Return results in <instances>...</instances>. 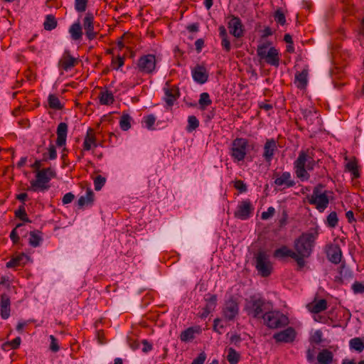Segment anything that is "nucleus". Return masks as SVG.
I'll return each mask as SVG.
<instances>
[{
  "label": "nucleus",
  "instance_id": "nucleus-1",
  "mask_svg": "<svg viewBox=\"0 0 364 364\" xmlns=\"http://www.w3.org/2000/svg\"><path fill=\"white\" fill-rule=\"evenodd\" d=\"M318 235L316 229H311L294 240V249L297 255L296 264L300 269L305 266V258L311 255Z\"/></svg>",
  "mask_w": 364,
  "mask_h": 364
},
{
  "label": "nucleus",
  "instance_id": "nucleus-2",
  "mask_svg": "<svg viewBox=\"0 0 364 364\" xmlns=\"http://www.w3.org/2000/svg\"><path fill=\"white\" fill-rule=\"evenodd\" d=\"M316 164L317 161L314 159L312 151L301 150L299 153L298 158L294 162V168L297 178L302 181H308L310 178L308 171L313 170Z\"/></svg>",
  "mask_w": 364,
  "mask_h": 364
},
{
  "label": "nucleus",
  "instance_id": "nucleus-3",
  "mask_svg": "<svg viewBox=\"0 0 364 364\" xmlns=\"http://www.w3.org/2000/svg\"><path fill=\"white\" fill-rule=\"evenodd\" d=\"M273 309L272 303L258 295L245 300V311L254 318H262L264 314Z\"/></svg>",
  "mask_w": 364,
  "mask_h": 364
},
{
  "label": "nucleus",
  "instance_id": "nucleus-4",
  "mask_svg": "<svg viewBox=\"0 0 364 364\" xmlns=\"http://www.w3.org/2000/svg\"><path fill=\"white\" fill-rule=\"evenodd\" d=\"M271 42L267 41L257 46V55L260 60L267 64L278 68L280 63V54L275 47H270Z\"/></svg>",
  "mask_w": 364,
  "mask_h": 364
},
{
  "label": "nucleus",
  "instance_id": "nucleus-5",
  "mask_svg": "<svg viewBox=\"0 0 364 364\" xmlns=\"http://www.w3.org/2000/svg\"><path fill=\"white\" fill-rule=\"evenodd\" d=\"M323 186L322 184H318L314 189L312 194L308 196V202L311 205H314L316 208L320 212L324 211L329 204V198L328 193L329 191H323Z\"/></svg>",
  "mask_w": 364,
  "mask_h": 364
},
{
  "label": "nucleus",
  "instance_id": "nucleus-6",
  "mask_svg": "<svg viewBox=\"0 0 364 364\" xmlns=\"http://www.w3.org/2000/svg\"><path fill=\"white\" fill-rule=\"evenodd\" d=\"M262 319L264 324L269 328H282L289 324V318L287 316L272 309L266 312Z\"/></svg>",
  "mask_w": 364,
  "mask_h": 364
},
{
  "label": "nucleus",
  "instance_id": "nucleus-7",
  "mask_svg": "<svg viewBox=\"0 0 364 364\" xmlns=\"http://www.w3.org/2000/svg\"><path fill=\"white\" fill-rule=\"evenodd\" d=\"M55 175V172L50 168H43L37 171L36 179L31 181V189L33 191L48 190L49 186L47 183Z\"/></svg>",
  "mask_w": 364,
  "mask_h": 364
},
{
  "label": "nucleus",
  "instance_id": "nucleus-8",
  "mask_svg": "<svg viewBox=\"0 0 364 364\" xmlns=\"http://www.w3.org/2000/svg\"><path fill=\"white\" fill-rule=\"evenodd\" d=\"M255 267L258 273L263 277L269 276L272 272V263L269 256L263 251L259 252L255 257Z\"/></svg>",
  "mask_w": 364,
  "mask_h": 364
},
{
  "label": "nucleus",
  "instance_id": "nucleus-9",
  "mask_svg": "<svg viewBox=\"0 0 364 364\" xmlns=\"http://www.w3.org/2000/svg\"><path fill=\"white\" fill-rule=\"evenodd\" d=\"M248 141L246 139L236 138L232 141L230 155L234 161H241L245 158L247 151Z\"/></svg>",
  "mask_w": 364,
  "mask_h": 364
},
{
  "label": "nucleus",
  "instance_id": "nucleus-10",
  "mask_svg": "<svg viewBox=\"0 0 364 364\" xmlns=\"http://www.w3.org/2000/svg\"><path fill=\"white\" fill-rule=\"evenodd\" d=\"M156 59L153 54L141 56L137 61V68L143 74H152L156 69Z\"/></svg>",
  "mask_w": 364,
  "mask_h": 364
},
{
  "label": "nucleus",
  "instance_id": "nucleus-11",
  "mask_svg": "<svg viewBox=\"0 0 364 364\" xmlns=\"http://www.w3.org/2000/svg\"><path fill=\"white\" fill-rule=\"evenodd\" d=\"M254 207L249 199L239 202L236 210L234 212V216L237 219L246 220L253 214Z\"/></svg>",
  "mask_w": 364,
  "mask_h": 364
},
{
  "label": "nucleus",
  "instance_id": "nucleus-12",
  "mask_svg": "<svg viewBox=\"0 0 364 364\" xmlns=\"http://www.w3.org/2000/svg\"><path fill=\"white\" fill-rule=\"evenodd\" d=\"M222 313L226 321H234L239 314V304L237 299L231 297L226 301L224 304Z\"/></svg>",
  "mask_w": 364,
  "mask_h": 364
},
{
  "label": "nucleus",
  "instance_id": "nucleus-13",
  "mask_svg": "<svg viewBox=\"0 0 364 364\" xmlns=\"http://www.w3.org/2000/svg\"><path fill=\"white\" fill-rule=\"evenodd\" d=\"M273 178L274 179V184L278 187H282L283 189L291 188L295 186L296 183L292 179L291 175L289 172L285 171L282 173H274Z\"/></svg>",
  "mask_w": 364,
  "mask_h": 364
},
{
  "label": "nucleus",
  "instance_id": "nucleus-14",
  "mask_svg": "<svg viewBox=\"0 0 364 364\" xmlns=\"http://www.w3.org/2000/svg\"><path fill=\"white\" fill-rule=\"evenodd\" d=\"M82 27L85 30V36L89 41L95 39L98 32L95 31L94 16L91 13H87L83 18Z\"/></svg>",
  "mask_w": 364,
  "mask_h": 364
},
{
  "label": "nucleus",
  "instance_id": "nucleus-15",
  "mask_svg": "<svg viewBox=\"0 0 364 364\" xmlns=\"http://www.w3.org/2000/svg\"><path fill=\"white\" fill-rule=\"evenodd\" d=\"M77 63L78 59L73 57L70 51L66 50L58 62V67L63 70L68 71L74 68Z\"/></svg>",
  "mask_w": 364,
  "mask_h": 364
},
{
  "label": "nucleus",
  "instance_id": "nucleus-16",
  "mask_svg": "<svg viewBox=\"0 0 364 364\" xmlns=\"http://www.w3.org/2000/svg\"><path fill=\"white\" fill-rule=\"evenodd\" d=\"M228 27L230 34L235 38H241L244 35L243 25L240 18L232 16L228 23Z\"/></svg>",
  "mask_w": 364,
  "mask_h": 364
},
{
  "label": "nucleus",
  "instance_id": "nucleus-17",
  "mask_svg": "<svg viewBox=\"0 0 364 364\" xmlns=\"http://www.w3.org/2000/svg\"><path fill=\"white\" fill-rule=\"evenodd\" d=\"M165 94L164 100L168 107L173 105L174 102L179 97L180 93L178 88L175 85H171L168 82L166 83L164 87Z\"/></svg>",
  "mask_w": 364,
  "mask_h": 364
},
{
  "label": "nucleus",
  "instance_id": "nucleus-18",
  "mask_svg": "<svg viewBox=\"0 0 364 364\" xmlns=\"http://www.w3.org/2000/svg\"><path fill=\"white\" fill-rule=\"evenodd\" d=\"M277 150V142L274 139H267L264 147L262 156L264 161L270 164L274 158L275 151Z\"/></svg>",
  "mask_w": 364,
  "mask_h": 364
},
{
  "label": "nucleus",
  "instance_id": "nucleus-19",
  "mask_svg": "<svg viewBox=\"0 0 364 364\" xmlns=\"http://www.w3.org/2000/svg\"><path fill=\"white\" fill-rule=\"evenodd\" d=\"M326 255L329 261L338 264L341 261L342 252L340 246L336 244H329L326 246Z\"/></svg>",
  "mask_w": 364,
  "mask_h": 364
},
{
  "label": "nucleus",
  "instance_id": "nucleus-20",
  "mask_svg": "<svg viewBox=\"0 0 364 364\" xmlns=\"http://www.w3.org/2000/svg\"><path fill=\"white\" fill-rule=\"evenodd\" d=\"M296 337L295 330L292 327L274 334L273 338L277 342L291 343Z\"/></svg>",
  "mask_w": 364,
  "mask_h": 364
},
{
  "label": "nucleus",
  "instance_id": "nucleus-21",
  "mask_svg": "<svg viewBox=\"0 0 364 364\" xmlns=\"http://www.w3.org/2000/svg\"><path fill=\"white\" fill-rule=\"evenodd\" d=\"M192 76L196 82L199 84H204L208 79V73L204 66L197 65L192 70Z\"/></svg>",
  "mask_w": 364,
  "mask_h": 364
},
{
  "label": "nucleus",
  "instance_id": "nucleus-22",
  "mask_svg": "<svg viewBox=\"0 0 364 364\" xmlns=\"http://www.w3.org/2000/svg\"><path fill=\"white\" fill-rule=\"evenodd\" d=\"M97 143L96 141L95 132L92 128H89L83 141V150L90 151L92 148H96Z\"/></svg>",
  "mask_w": 364,
  "mask_h": 364
},
{
  "label": "nucleus",
  "instance_id": "nucleus-23",
  "mask_svg": "<svg viewBox=\"0 0 364 364\" xmlns=\"http://www.w3.org/2000/svg\"><path fill=\"white\" fill-rule=\"evenodd\" d=\"M10 297L6 294H2L0 299V314L2 318L6 319L10 316Z\"/></svg>",
  "mask_w": 364,
  "mask_h": 364
},
{
  "label": "nucleus",
  "instance_id": "nucleus-24",
  "mask_svg": "<svg viewBox=\"0 0 364 364\" xmlns=\"http://www.w3.org/2000/svg\"><path fill=\"white\" fill-rule=\"evenodd\" d=\"M273 256L277 259H284L286 257H291L296 262L297 255L294 250L289 249L286 245H282L281 247L274 250Z\"/></svg>",
  "mask_w": 364,
  "mask_h": 364
},
{
  "label": "nucleus",
  "instance_id": "nucleus-25",
  "mask_svg": "<svg viewBox=\"0 0 364 364\" xmlns=\"http://www.w3.org/2000/svg\"><path fill=\"white\" fill-rule=\"evenodd\" d=\"M306 307L310 312L318 314L327 309V301L325 299H321L318 301L315 300L308 304Z\"/></svg>",
  "mask_w": 364,
  "mask_h": 364
},
{
  "label": "nucleus",
  "instance_id": "nucleus-26",
  "mask_svg": "<svg viewBox=\"0 0 364 364\" xmlns=\"http://www.w3.org/2000/svg\"><path fill=\"white\" fill-rule=\"evenodd\" d=\"M56 144L58 146H63L65 144L68 134V124L65 122H60L57 127Z\"/></svg>",
  "mask_w": 364,
  "mask_h": 364
},
{
  "label": "nucleus",
  "instance_id": "nucleus-27",
  "mask_svg": "<svg viewBox=\"0 0 364 364\" xmlns=\"http://www.w3.org/2000/svg\"><path fill=\"white\" fill-rule=\"evenodd\" d=\"M28 260V257L22 253L18 255H16L12 257L6 264L7 268H14L19 266H23L26 264L27 261Z\"/></svg>",
  "mask_w": 364,
  "mask_h": 364
},
{
  "label": "nucleus",
  "instance_id": "nucleus-28",
  "mask_svg": "<svg viewBox=\"0 0 364 364\" xmlns=\"http://www.w3.org/2000/svg\"><path fill=\"white\" fill-rule=\"evenodd\" d=\"M94 201V193L90 188H87L86 194L79 198L77 200V206L82 208L84 206H90Z\"/></svg>",
  "mask_w": 364,
  "mask_h": 364
},
{
  "label": "nucleus",
  "instance_id": "nucleus-29",
  "mask_svg": "<svg viewBox=\"0 0 364 364\" xmlns=\"http://www.w3.org/2000/svg\"><path fill=\"white\" fill-rule=\"evenodd\" d=\"M200 332V330L199 327H189L181 332L180 339L183 342L190 341L195 338V334H198Z\"/></svg>",
  "mask_w": 364,
  "mask_h": 364
},
{
  "label": "nucleus",
  "instance_id": "nucleus-30",
  "mask_svg": "<svg viewBox=\"0 0 364 364\" xmlns=\"http://www.w3.org/2000/svg\"><path fill=\"white\" fill-rule=\"evenodd\" d=\"M349 348L351 350L361 353L364 350V337H355L349 341Z\"/></svg>",
  "mask_w": 364,
  "mask_h": 364
},
{
  "label": "nucleus",
  "instance_id": "nucleus-31",
  "mask_svg": "<svg viewBox=\"0 0 364 364\" xmlns=\"http://www.w3.org/2000/svg\"><path fill=\"white\" fill-rule=\"evenodd\" d=\"M69 33L71 38L74 41H78L82 38L83 33L80 21H77L71 25L69 28Z\"/></svg>",
  "mask_w": 364,
  "mask_h": 364
},
{
  "label": "nucleus",
  "instance_id": "nucleus-32",
  "mask_svg": "<svg viewBox=\"0 0 364 364\" xmlns=\"http://www.w3.org/2000/svg\"><path fill=\"white\" fill-rule=\"evenodd\" d=\"M320 364H330L333 360V353L327 349L322 350L317 355Z\"/></svg>",
  "mask_w": 364,
  "mask_h": 364
},
{
  "label": "nucleus",
  "instance_id": "nucleus-33",
  "mask_svg": "<svg viewBox=\"0 0 364 364\" xmlns=\"http://www.w3.org/2000/svg\"><path fill=\"white\" fill-rule=\"evenodd\" d=\"M346 170L351 173L353 179L358 178L360 176L355 159L350 160L346 164Z\"/></svg>",
  "mask_w": 364,
  "mask_h": 364
},
{
  "label": "nucleus",
  "instance_id": "nucleus-34",
  "mask_svg": "<svg viewBox=\"0 0 364 364\" xmlns=\"http://www.w3.org/2000/svg\"><path fill=\"white\" fill-rule=\"evenodd\" d=\"M307 75L308 72L303 70L301 73H296L295 75V82L297 83L296 86L299 89H304L307 85Z\"/></svg>",
  "mask_w": 364,
  "mask_h": 364
},
{
  "label": "nucleus",
  "instance_id": "nucleus-35",
  "mask_svg": "<svg viewBox=\"0 0 364 364\" xmlns=\"http://www.w3.org/2000/svg\"><path fill=\"white\" fill-rule=\"evenodd\" d=\"M99 100L101 105H109L114 101L112 92L105 90L100 92Z\"/></svg>",
  "mask_w": 364,
  "mask_h": 364
},
{
  "label": "nucleus",
  "instance_id": "nucleus-36",
  "mask_svg": "<svg viewBox=\"0 0 364 364\" xmlns=\"http://www.w3.org/2000/svg\"><path fill=\"white\" fill-rule=\"evenodd\" d=\"M57 21L54 16L53 15H47L46 17V20L43 23V26L45 30L46 31H52L57 26Z\"/></svg>",
  "mask_w": 364,
  "mask_h": 364
},
{
  "label": "nucleus",
  "instance_id": "nucleus-37",
  "mask_svg": "<svg viewBox=\"0 0 364 364\" xmlns=\"http://www.w3.org/2000/svg\"><path fill=\"white\" fill-rule=\"evenodd\" d=\"M57 158V151L53 144H50L47 152L43 154V161L54 160Z\"/></svg>",
  "mask_w": 364,
  "mask_h": 364
},
{
  "label": "nucleus",
  "instance_id": "nucleus-38",
  "mask_svg": "<svg viewBox=\"0 0 364 364\" xmlns=\"http://www.w3.org/2000/svg\"><path fill=\"white\" fill-rule=\"evenodd\" d=\"M227 360L230 364H237L240 360V354L232 348H228Z\"/></svg>",
  "mask_w": 364,
  "mask_h": 364
},
{
  "label": "nucleus",
  "instance_id": "nucleus-39",
  "mask_svg": "<svg viewBox=\"0 0 364 364\" xmlns=\"http://www.w3.org/2000/svg\"><path fill=\"white\" fill-rule=\"evenodd\" d=\"M131 121L132 117L128 114H123L119 121L120 128L124 131L129 129L131 127Z\"/></svg>",
  "mask_w": 364,
  "mask_h": 364
},
{
  "label": "nucleus",
  "instance_id": "nucleus-40",
  "mask_svg": "<svg viewBox=\"0 0 364 364\" xmlns=\"http://www.w3.org/2000/svg\"><path fill=\"white\" fill-rule=\"evenodd\" d=\"M199 126V121L196 118V117L192 115L189 116L188 118V126L186 127V130L188 132H191L193 130L196 129Z\"/></svg>",
  "mask_w": 364,
  "mask_h": 364
},
{
  "label": "nucleus",
  "instance_id": "nucleus-41",
  "mask_svg": "<svg viewBox=\"0 0 364 364\" xmlns=\"http://www.w3.org/2000/svg\"><path fill=\"white\" fill-rule=\"evenodd\" d=\"M48 104L49 107L54 109H61L62 105L57 96L55 95H50L48 96Z\"/></svg>",
  "mask_w": 364,
  "mask_h": 364
},
{
  "label": "nucleus",
  "instance_id": "nucleus-42",
  "mask_svg": "<svg viewBox=\"0 0 364 364\" xmlns=\"http://www.w3.org/2000/svg\"><path fill=\"white\" fill-rule=\"evenodd\" d=\"M21 340L20 337H16L11 341H8L4 343L2 345V348L4 350H7L8 348H10L11 349H17L20 344H21Z\"/></svg>",
  "mask_w": 364,
  "mask_h": 364
},
{
  "label": "nucleus",
  "instance_id": "nucleus-43",
  "mask_svg": "<svg viewBox=\"0 0 364 364\" xmlns=\"http://www.w3.org/2000/svg\"><path fill=\"white\" fill-rule=\"evenodd\" d=\"M212 104V100L210 98L209 94L207 92H203L200 95L199 105L203 109Z\"/></svg>",
  "mask_w": 364,
  "mask_h": 364
},
{
  "label": "nucleus",
  "instance_id": "nucleus-44",
  "mask_svg": "<svg viewBox=\"0 0 364 364\" xmlns=\"http://www.w3.org/2000/svg\"><path fill=\"white\" fill-rule=\"evenodd\" d=\"M42 240L41 237L38 235L36 232L31 231L30 232V237H29V244L32 247H38L40 245V243Z\"/></svg>",
  "mask_w": 364,
  "mask_h": 364
},
{
  "label": "nucleus",
  "instance_id": "nucleus-45",
  "mask_svg": "<svg viewBox=\"0 0 364 364\" xmlns=\"http://www.w3.org/2000/svg\"><path fill=\"white\" fill-rule=\"evenodd\" d=\"M302 114L306 122L310 124L314 122V118H318L317 116L315 117L316 112L313 109H304L302 111Z\"/></svg>",
  "mask_w": 364,
  "mask_h": 364
},
{
  "label": "nucleus",
  "instance_id": "nucleus-46",
  "mask_svg": "<svg viewBox=\"0 0 364 364\" xmlns=\"http://www.w3.org/2000/svg\"><path fill=\"white\" fill-rule=\"evenodd\" d=\"M327 225L330 228H335L338 225V218L337 216V213L334 211L331 212L328 216H327Z\"/></svg>",
  "mask_w": 364,
  "mask_h": 364
},
{
  "label": "nucleus",
  "instance_id": "nucleus-47",
  "mask_svg": "<svg viewBox=\"0 0 364 364\" xmlns=\"http://www.w3.org/2000/svg\"><path fill=\"white\" fill-rule=\"evenodd\" d=\"M15 215L23 222L30 223L31 220L28 219L26 210L23 205L19 206L18 209L15 211Z\"/></svg>",
  "mask_w": 364,
  "mask_h": 364
},
{
  "label": "nucleus",
  "instance_id": "nucleus-48",
  "mask_svg": "<svg viewBox=\"0 0 364 364\" xmlns=\"http://www.w3.org/2000/svg\"><path fill=\"white\" fill-rule=\"evenodd\" d=\"M106 182V178L101 175L96 176L94 181L95 191H100Z\"/></svg>",
  "mask_w": 364,
  "mask_h": 364
},
{
  "label": "nucleus",
  "instance_id": "nucleus-49",
  "mask_svg": "<svg viewBox=\"0 0 364 364\" xmlns=\"http://www.w3.org/2000/svg\"><path fill=\"white\" fill-rule=\"evenodd\" d=\"M88 0H75V8L78 12H83L86 10Z\"/></svg>",
  "mask_w": 364,
  "mask_h": 364
},
{
  "label": "nucleus",
  "instance_id": "nucleus-50",
  "mask_svg": "<svg viewBox=\"0 0 364 364\" xmlns=\"http://www.w3.org/2000/svg\"><path fill=\"white\" fill-rule=\"evenodd\" d=\"M124 63V58L121 56H117L115 58H112V66L113 69L118 70L120 68Z\"/></svg>",
  "mask_w": 364,
  "mask_h": 364
},
{
  "label": "nucleus",
  "instance_id": "nucleus-51",
  "mask_svg": "<svg viewBox=\"0 0 364 364\" xmlns=\"http://www.w3.org/2000/svg\"><path fill=\"white\" fill-rule=\"evenodd\" d=\"M274 20L281 25H284L286 23V17L284 13L280 10L277 9L274 14Z\"/></svg>",
  "mask_w": 364,
  "mask_h": 364
},
{
  "label": "nucleus",
  "instance_id": "nucleus-52",
  "mask_svg": "<svg viewBox=\"0 0 364 364\" xmlns=\"http://www.w3.org/2000/svg\"><path fill=\"white\" fill-rule=\"evenodd\" d=\"M352 290L354 294L364 293V283L355 282L352 284Z\"/></svg>",
  "mask_w": 364,
  "mask_h": 364
},
{
  "label": "nucleus",
  "instance_id": "nucleus-53",
  "mask_svg": "<svg viewBox=\"0 0 364 364\" xmlns=\"http://www.w3.org/2000/svg\"><path fill=\"white\" fill-rule=\"evenodd\" d=\"M49 338L50 340V350L54 353L58 352L60 349V347L57 338L53 335H50Z\"/></svg>",
  "mask_w": 364,
  "mask_h": 364
},
{
  "label": "nucleus",
  "instance_id": "nucleus-54",
  "mask_svg": "<svg viewBox=\"0 0 364 364\" xmlns=\"http://www.w3.org/2000/svg\"><path fill=\"white\" fill-rule=\"evenodd\" d=\"M156 122V117L153 114H149L144 117L145 126L147 129H151Z\"/></svg>",
  "mask_w": 364,
  "mask_h": 364
},
{
  "label": "nucleus",
  "instance_id": "nucleus-55",
  "mask_svg": "<svg viewBox=\"0 0 364 364\" xmlns=\"http://www.w3.org/2000/svg\"><path fill=\"white\" fill-rule=\"evenodd\" d=\"M234 187L240 193H245L247 191L246 184L241 180H237L234 182Z\"/></svg>",
  "mask_w": 364,
  "mask_h": 364
},
{
  "label": "nucleus",
  "instance_id": "nucleus-56",
  "mask_svg": "<svg viewBox=\"0 0 364 364\" xmlns=\"http://www.w3.org/2000/svg\"><path fill=\"white\" fill-rule=\"evenodd\" d=\"M205 300L207 304H209L210 307H215L217 304V296L215 294H207L205 296Z\"/></svg>",
  "mask_w": 364,
  "mask_h": 364
},
{
  "label": "nucleus",
  "instance_id": "nucleus-57",
  "mask_svg": "<svg viewBox=\"0 0 364 364\" xmlns=\"http://www.w3.org/2000/svg\"><path fill=\"white\" fill-rule=\"evenodd\" d=\"M275 213V209L273 207H269L267 211H264L261 215V218L262 220H268L272 218Z\"/></svg>",
  "mask_w": 364,
  "mask_h": 364
},
{
  "label": "nucleus",
  "instance_id": "nucleus-58",
  "mask_svg": "<svg viewBox=\"0 0 364 364\" xmlns=\"http://www.w3.org/2000/svg\"><path fill=\"white\" fill-rule=\"evenodd\" d=\"M22 224H18L16 225V227L12 230V231L10 233V238L13 241L14 244H16L19 240V237L18 235V233L16 232V229L19 227H21Z\"/></svg>",
  "mask_w": 364,
  "mask_h": 364
},
{
  "label": "nucleus",
  "instance_id": "nucleus-59",
  "mask_svg": "<svg viewBox=\"0 0 364 364\" xmlns=\"http://www.w3.org/2000/svg\"><path fill=\"white\" fill-rule=\"evenodd\" d=\"M205 359L206 355L204 352H202L193 360L191 364H204Z\"/></svg>",
  "mask_w": 364,
  "mask_h": 364
},
{
  "label": "nucleus",
  "instance_id": "nucleus-60",
  "mask_svg": "<svg viewBox=\"0 0 364 364\" xmlns=\"http://www.w3.org/2000/svg\"><path fill=\"white\" fill-rule=\"evenodd\" d=\"M74 198H75L74 194H73L72 193H68L65 194L64 196L63 197L62 203L64 205L70 203L73 200Z\"/></svg>",
  "mask_w": 364,
  "mask_h": 364
},
{
  "label": "nucleus",
  "instance_id": "nucleus-61",
  "mask_svg": "<svg viewBox=\"0 0 364 364\" xmlns=\"http://www.w3.org/2000/svg\"><path fill=\"white\" fill-rule=\"evenodd\" d=\"M221 46L223 50H225L226 52H230L231 49V45L228 37L222 39Z\"/></svg>",
  "mask_w": 364,
  "mask_h": 364
},
{
  "label": "nucleus",
  "instance_id": "nucleus-62",
  "mask_svg": "<svg viewBox=\"0 0 364 364\" xmlns=\"http://www.w3.org/2000/svg\"><path fill=\"white\" fill-rule=\"evenodd\" d=\"M221 323V319L220 318H215L214 320V324H213V328L215 331L218 332L219 333H221V331H220V328H223V325Z\"/></svg>",
  "mask_w": 364,
  "mask_h": 364
},
{
  "label": "nucleus",
  "instance_id": "nucleus-63",
  "mask_svg": "<svg viewBox=\"0 0 364 364\" xmlns=\"http://www.w3.org/2000/svg\"><path fill=\"white\" fill-rule=\"evenodd\" d=\"M142 344H143V348H142L143 352L147 353L152 349L151 344H150L146 340H143Z\"/></svg>",
  "mask_w": 364,
  "mask_h": 364
},
{
  "label": "nucleus",
  "instance_id": "nucleus-64",
  "mask_svg": "<svg viewBox=\"0 0 364 364\" xmlns=\"http://www.w3.org/2000/svg\"><path fill=\"white\" fill-rule=\"evenodd\" d=\"M272 33H273V32L269 27H265L262 31V38H267V37L272 36Z\"/></svg>",
  "mask_w": 364,
  "mask_h": 364
}]
</instances>
